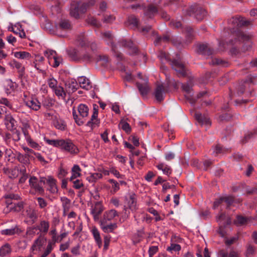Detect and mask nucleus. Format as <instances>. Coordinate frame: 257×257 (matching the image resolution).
Here are the masks:
<instances>
[{"instance_id": "obj_1", "label": "nucleus", "mask_w": 257, "mask_h": 257, "mask_svg": "<svg viewBox=\"0 0 257 257\" xmlns=\"http://www.w3.org/2000/svg\"><path fill=\"white\" fill-rule=\"evenodd\" d=\"M250 22L246 21L241 17H232L228 21V29L234 35L239 41H244L249 40V36L240 30L243 26H248Z\"/></svg>"}, {"instance_id": "obj_2", "label": "nucleus", "mask_w": 257, "mask_h": 257, "mask_svg": "<svg viewBox=\"0 0 257 257\" xmlns=\"http://www.w3.org/2000/svg\"><path fill=\"white\" fill-rule=\"evenodd\" d=\"M100 226L105 233L112 232V209L104 213L100 220Z\"/></svg>"}, {"instance_id": "obj_3", "label": "nucleus", "mask_w": 257, "mask_h": 257, "mask_svg": "<svg viewBox=\"0 0 257 257\" xmlns=\"http://www.w3.org/2000/svg\"><path fill=\"white\" fill-rule=\"evenodd\" d=\"M98 108V106L96 104H94L93 105V113L91 116V118L90 120H89L87 123L86 126L89 127L88 132H91L93 130V128L97 126H98L100 121L98 119V110L96 108Z\"/></svg>"}, {"instance_id": "obj_4", "label": "nucleus", "mask_w": 257, "mask_h": 257, "mask_svg": "<svg viewBox=\"0 0 257 257\" xmlns=\"http://www.w3.org/2000/svg\"><path fill=\"white\" fill-rule=\"evenodd\" d=\"M187 14L189 16L194 14L196 19L198 21H201L206 15L207 12L201 8L191 6L188 9Z\"/></svg>"}, {"instance_id": "obj_5", "label": "nucleus", "mask_w": 257, "mask_h": 257, "mask_svg": "<svg viewBox=\"0 0 257 257\" xmlns=\"http://www.w3.org/2000/svg\"><path fill=\"white\" fill-rule=\"evenodd\" d=\"M47 239L45 234L40 233L39 237L35 240L31 247V251L35 253V251H40L41 247L46 243Z\"/></svg>"}, {"instance_id": "obj_6", "label": "nucleus", "mask_w": 257, "mask_h": 257, "mask_svg": "<svg viewBox=\"0 0 257 257\" xmlns=\"http://www.w3.org/2000/svg\"><path fill=\"white\" fill-rule=\"evenodd\" d=\"M61 149L69 152L71 154H76L79 152L77 147L70 140H63Z\"/></svg>"}, {"instance_id": "obj_7", "label": "nucleus", "mask_w": 257, "mask_h": 257, "mask_svg": "<svg viewBox=\"0 0 257 257\" xmlns=\"http://www.w3.org/2000/svg\"><path fill=\"white\" fill-rule=\"evenodd\" d=\"M128 22L130 25L139 29L140 31L144 34H147L152 29V27L151 26H147L140 28L139 26L138 19L136 17L133 16L128 17Z\"/></svg>"}, {"instance_id": "obj_8", "label": "nucleus", "mask_w": 257, "mask_h": 257, "mask_svg": "<svg viewBox=\"0 0 257 257\" xmlns=\"http://www.w3.org/2000/svg\"><path fill=\"white\" fill-rule=\"evenodd\" d=\"M171 65L172 68L177 72L179 75L184 76L187 74L184 65L179 60H174L172 61Z\"/></svg>"}, {"instance_id": "obj_9", "label": "nucleus", "mask_w": 257, "mask_h": 257, "mask_svg": "<svg viewBox=\"0 0 257 257\" xmlns=\"http://www.w3.org/2000/svg\"><path fill=\"white\" fill-rule=\"evenodd\" d=\"M103 211V207L100 201L96 202L94 206H91V213L93 215L95 221H98L99 219V215Z\"/></svg>"}, {"instance_id": "obj_10", "label": "nucleus", "mask_w": 257, "mask_h": 257, "mask_svg": "<svg viewBox=\"0 0 257 257\" xmlns=\"http://www.w3.org/2000/svg\"><path fill=\"white\" fill-rule=\"evenodd\" d=\"M29 182L30 187L34 189L36 192L42 195L44 193V189L38 182V178L34 176L31 177Z\"/></svg>"}, {"instance_id": "obj_11", "label": "nucleus", "mask_w": 257, "mask_h": 257, "mask_svg": "<svg viewBox=\"0 0 257 257\" xmlns=\"http://www.w3.org/2000/svg\"><path fill=\"white\" fill-rule=\"evenodd\" d=\"M15 158L21 164L24 165H28L30 163V159L33 157L29 154L25 153L23 154L20 152H16L15 154Z\"/></svg>"}, {"instance_id": "obj_12", "label": "nucleus", "mask_w": 257, "mask_h": 257, "mask_svg": "<svg viewBox=\"0 0 257 257\" xmlns=\"http://www.w3.org/2000/svg\"><path fill=\"white\" fill-rule=\"evenodd\" d=\"M4 121L5 124L8 130L12 131L16 130L17 121L10 113L5 115Z\"/></svg>"}, {"instance_id": "obj_13", "label": "nucleus", "mask_w": 257, "mask_h": 257, "mask_svg": "<svg viewBox=\"0 0 257 257\" xmlns=\"http://www.w3.org/2000/svg\"><path fill=\"white\" fill-rule=\"evenodd\" d=\"M197 52L203 55L210 56L213 53L214 50L209 45L202 44L198 45Z\"/></svg>"}, {"instance_id": "obj_14", "label": "nucleus", "mask_w": 257, "mask_h": 257, "mask_svg": "<svg viewBox=\"0 0 257 257\" xmlns=\"http://www.w3.org/2000/svg\"><path fill=\"white\" fill-rule=\"evenodd\" d=\"M164 94L165 88L163 84H157L154 91V95L156 100L160 102L163 100L164 99Z\"/></svg>"}, {"instance_id": "obj_15", "label": "nucleus", "mask_w": 257, "mask_h": 257, "mask_svg": "<svg viewBox=\"0 0 257 257\" xmlns=\"http://www.w3.org/2000/svg\"><path fill=\"white\" fill-rule=\"evenodd\" d=\"M79 5L80 3L77 1H73L71 4L70 15L76 19L79 18Z\"/></svg>"}, {"instance_id": "obj_16", "label": "nucleus", "mask_w": 257, "mask_h": 257, "mask_svg": "<svg viewBox=\"0 0 257 257\" xmlns=\"http://www.w3.org/2000/svg\"><path fill=\"white\" fill-rule=\"evenodd\" d=\"M148 79H146L144 84L137 82L136 85L139 89L140 94L143 96H146L150 90V87L148 85Z\"/></svg>"}, {"instance_id": "obj_17", "label": "nucleus", "mask_w": 257, "mask_h": 257, "mask_svg": "<svg viewBox=\"0 0 257 257\" xmlns=\"http://www.w3.org/2000/svg\"><path fill=\"white\" fill-rule=\"evenodd\" d=\"M219 257H239L238 251L233 249H231L229 251L222 249L218 253Z\"/></svg>"}, {"instance_id": "obj_18", "label": "nucleus", "mask_w": 257, "mask_h": 257, "mask_svg": "<svg viewBox=\"0 0 257 257\" xmlns=\"http://www.w3.org/2000/svg\"><path fill=\"white\" fill-rule=\"evenodd\" d=\"M23 232V230L18 225L15 226L14 227L10 229H6L1 231L3 235H13L15 234H19Z\"/></svg>"}, {"instance_id": "obj_19", "label": "nucleus", "mask_w": 257, "mask_h": 257, "mask_svg": "<svg viewBox=\"0 0 257 257\" xmlns=\"http://www.w3.org/2000/svg\"><path fill=\"white\" fill-rule=\"evenodd\" d=\"M10 64L11 66L15 67L18 70V72L19 73V77L22 78L25 73V68L22 64L16 61L13 60L11 63Z\"/></svg>"}, {"instance_id": "obj_20", "label": "nucleus", "mask_w": 257, "mask_h": 257, "mask_svg": "<svg viewBox=\"0 0 257 257\" xmlns=\"http://www.w3.org/2000/svg\"><path fill=\"white\" fill-rule=\"evenodd\" d=\"M27 217L30 219L29 221L31 224H34L38 219L37 211L34 209H29L26 210Z\"/></svg>"}, {"instance_id": "obj_21", "label": "nucleus", "mask_w": 257, "mask_h": 257, "mask_svg": "<svg viewBox=\"0 0 257 257\" xmlns=\"http://www.w3.org/2000/svg\"><path fill=\"white\" fill-rule=\"evenodd\" d=\"M157 8L152 5H149L145 11V16L147 18L152 19L158 14Z\"/></svg>"}, {"instance_id": "obj_22", "label": "nucleus", "mask_w": 257, "mask_h": 257, "mask_svg": "<svg viewBox=\"0 0 257 257\" xmlns=\"http://www.w3.org/2000/svg\"><path fill=\"white\" fill-rule=\"evenodd\" d=\"M195 117L198 122L201 125L209 126L211 124L210 119L207 116L202 115L199 113H195Z\"/></svg>"}, {"instance_id": "obj_23", "label": "nucleus", "mask_w": 257, "mask_h": 257, "mask_svg": "<svg viewBox=\"0 0 257 257\" xmlns=\"http://www.w3.org/2000/svg\"><path fill=\"white\" fill-rule=\"evenodd\" d=\"M216 221L218 222L223 221V224L224 225H229L231 222V218L230 217L226 216L225 213L223 212H219L216 216Z\"/></svg>"}, {"instance_id": "obj_24", "label": "nucleus", "mask_w": 257, "mask_h": 257, "mask_svg": "<svg viewBox=\"0 0 257 257\" xmlns=\"http://www.w3.org/2000/svg\"><path fill=\"white\" fill-rule=\"evenodd\" d=\"M78 85L75 81H71L65 84L66 92L69 94L76 91L78 89Z\"/></svg>"}, {"instance_id": "obj_25", "label": "nucleus", "mask_w": 257, "mask_h": 257, "mask_svg": "<svg viewBox=\"0 0 257 257\" xmlns=\"http://www.w3.org/2000/svg\"><path fill=\"white\" fill-rule=\"evenodd\" d=\"M91 232L98 247L101 248L102 245V243L100 233L98 229L95 226H93L91 230Z\"/></svg>"}, {"instance_id": "obj_26", "label": "nucleus", "mask_w": 257, "mask_h": 257, "mask_svg": "<svg viewBox=\"0 0 257 257\" xmlns=\"http://www.w3.org/2000/svg\"><path fill=\"white\" fill-rule=\"evenodd\" d=\"M47 183L49 186V190L51 193H57L58 189L56 185V180L51 176H49L47 179Z\"/></svg>"}, {"instance_id": "obj_27", "label": "nucleus", "mask_w": 257, "mask_h": 257, "mask_svg": "<svg viewBox=\"0 0 257 257\" xmlns=\"http://www.w3.org/2000/svg\"><path fill=\"white\" fill-rule=\"evenodd\" d=\"M56 31L58 32L60 30H68L70 29L71 25L69 21L66 20H61L58 24L55 26Z\"/></svg>"}, {"instance_id": "obj_28", "label": "nucleus", "mask_w": 257, "mask_h": 257, "mask_svg": "<svg viewBox=\"0 0 257 257\" xmlns=\"http://www.w3.org/2000/svg\"><path fill=\"white\" fill-rule=\"evenodd\" d=\"M78 81L80 86L83 89L89 90L92 87L90 80L84 76L78 77Z\"/></svg>"}, {"instance_id": "obj_29", "label": "nucleus", "mask_w": 257, "mask_h": 257, "mask_svg": "<svg viewBox=\"0 0 257 257\" xmlns=\"http://www.w3.org/2000/svg\"><path fill=\"white\" fill-rule=\"evenodd\" d=\"M54 126L61 131H64L67 127V125L64 120L58 118L57 117H54V119L53 121Z\"/></svg>"}, {"instance_id": "obj_30", "label": "nucleus", "mask_w": 257, "mask_h": 257, "mask_svg": "<svg viewBox=\"0 0 257 257\" xmlns=\"http://www.w3.org/2000/svg\"><path fill=\"white\" fill-rule=\"evenodd\" d=\"M69 57L73 61H80V53L75 48H70L67 51Z\"/></svg>"}, {"instance_id": "obj_31", "label": "nucleus", "mask_w": 257, "mask_h": 257, "mask_svg": "<svg viewBox=\"0 0 257 257\" xmlns=\"http://www.w3.org/2000/svg\"><path fill=\"white\" fill-rule=\"evenodd\" d=\"M26 104L29 107L36 111L38 110L41 107V103L37 99L27 100L26 102Z\"/></svg>"}, {"instance_id": "obj_32", "label": "nucleus", "mask_w": 257, "mask_h": 257, "mask_svg": "<svg viewBox=\"0 0 257 257\" xmlns=\"http://www.w3.org/2000/svg\"><path fill=\"white\" fill-rule=\"evenodd\" d=\"M12 252L11 245L6 243L0 248V257H5L9 255Z\"/></svg>"}, {"instance_id": "obj_33", "label": "nucleus", "mask_w": 257, "mask_h": 257, "mask_svg": "<svg viewBox=\"0 0 257 257\" xmlns=\"http://www.w3.org/2000/svg\"><path fill=\"white\" fill-rule=\"evenodd\" d=\"M49 223L46 220H42L40 221V225L36 226L37 228L40 230L41 233L44 234L47 233L49 228Z\"/></svg>"}, {"instance_id": "obj_34", "label": "nucleus", "mask_w": 257, "mask_h": 257, "mask_svg": "<svg viewBox=\"0 0 257 257\" xmlns=\"http://www.w3.org/2000/svg\"><path fill=\"white\" fill-rule=\"evenodd\" d=\"M86 22L88 25H90L96 28H99L101 26L100 22L95 18L91 16H88L87 17V19H86Z\"/></svg>"}, {"instance_id": "obj_35", "label": "nucleus", "mask_w": 257, "mask_h": 257, "mask_svg": "<svg viewBox=\"0 0 257 257\" xmlns=\"http://www.w3.org/2000/svg\"><path fill=\"white\" fill-rule=\"evenodd\" d=\"M95 4V0H90L87 3H84L81 6L79 5V11L82 14H84L86 12L89 7H92Z\"/></svg>"}, {"instance_id": "obj_36", "label": "nucleus", "mask_w": 257, "mask_h": 257, "mask_svg": "<svg viewBox=\"0 0 257 257\" xmlns=\"http://www.w3.org/2000/svg\"><path fill=\"white\" fill-rule=\"evenodd\" d=\"M78 111L81 117H85L88 116L89 109L85 104H80L78 107Z\"/></svg>"}, {"instance_id": "obj_37", "label": "nucleus", "mask_w": 257, "mask_h": 257, "mask_svg": "<svg viewBox=\"0 0 257 257\" xmlns=\"http://www.w3.org/2000/svg\"><path fill=\"white\" fill-rule=\"evenodd\" d=\"M157 167L159 170L162 171L164 174L168 176L170 175L172 173V169L170 167L165 164H159L157 166Z\"/></svg>"}, {"instance_id": "obj_38", "label": "nucleus", "mask_w": 257, "mask_h": 257, "mask_svg": "<svg viewBox=\"0 0 257 257\" xmlns=\"http://www.w3.org/2000/svg\"><path fill=\"white\" fill-rule=\"evenodd\" d=\"M55 92V94L59 97H61L64 99L66 96V92L64 91V88L60 86H58L53 89Z\"/></svg>"}, {"instance_id": "obj_39", "label": "nucleus", "mask_w": 257, "mask_h": 257, "mask_svg": "<svg viewBox=\"0 0 257 257\" xmlns=\"http://www.w3.org/2000/svg\"><path fill=\"white\" fill-rule=\"evenodd\" d=\"M5 198L6 199V203L7 204V206L9 207V205L13 204L12 200H18L19 198V196L18 195L11 193L5 195Z\"/></svg>"}, {"instance_id": "obj_40", "label": "nucleus", "mask_w": 257, "mask_h": 257, "mask_svg": "<svg viewBox=\"0 0 257 257\" xmlns=\"http://www.w3.org/2000/svg\"><path fill=\"white\" fill-rule=\"evenodd\" d=\"M120 70L122 72V77L124 78V79L126 81H131L133 80L134 77L132 76V74L130 72L127 71L124 67L121 66V68Z\"/></svg>"}, {"instance_id": "obj_41", "label": "nucleus", "mask_w": 257, "mask_h": 257, "mask_svg": "<svg viewBox=\"0 0 257 257\" xmlns=\"http://www.w3.org/2000/svg\"><path fill=\"white\" fill-rule=\"evenodd\" d=\"M208 63L210 65H220V66H225L226 62L219 58L211 57L210 60L209 61Z\"/></svg>"}, {"instance_id": "obj_42", "label": "nucleus", "mask_w": 257, "mask_h": 257, "mask_svg": "<svg viewBox=\"0 0 257 257\" xmlns=\"http://www.w3.org/2000/svg\"><path fill=\"white\" fill-rule=\"evenodd\" d=\"M248 220V218L241 215L236 216V220L234 221V223L237 226H241L245 224Z\"/></svg>"}, {"instance_id": "obj_43", "label": "nucleus", "mask_w": 257, "mask_h": 257, "mask_svg": "<svg viewBox=\"0 0 257 257\" xmlns=\"http://www.w3.org/2000/svg\"><path fill=\"white\" fill-rule=\"evenodd\" d=\"M28 127H29V125L27 123H26L25 124L24 127H22V132L25 137V138H26L27 141L30 144L34 143V144H36V143L33 142L32 139L31 138V137H30V136L29 134L28 131L27 130Z\"/></svg>"}, {"instance_id": "obj_44", "label": "nucleus", "mask_w": 257, "mask_h": 257, "mask_svg": "<svg viewBox=\"0 0 257 257\" xmlns=\"http://www.w3.org/2000/svg\"><path fill=\"white\" fill-rule=\"evenodd\" d=\"M14 56L16 58L22 59H29L31 57V54L25 51L15 52L14 53Z\"/></svg>"}, {"instance_id": "obj_45", "label": "nucleus", "mask_w": 257, "mask_h": 257, "mask_svg": "<svg viewBox=\"0 0 257 257\" xmlns=\"http://www.w3.org/2000/svg\"><path fill=\"white\" fill-rule=\"evenodd\" d=\"M62 207L64 212H68L70 209V200L66 197L61 198Z\"/></svg>"}, {"instance_id": "obj_46", "label": "nucleus", "mask_w": 257, "mask_h": 257, "mask_svg": "<svg viewBox=\"0 0 257 257\" xmlns=\"http://www.w3.org/2000/svg\"><path fill=\"white\" fill-rule=\"evenodd\" d=\"M128 204L130 209H135L137 204L135 194H132L130 196L128 201Z\"/></svg>"}, {"instance_id": "obj_47", "label": "nucleus", "mask_w": 257, "mask_h": 257, "mask_svg": "<svg viewBox=\"0 0 257 257\" xmlns=\"http://www.w3.org/2000/svg\"><path fill=\"white\" fill-rule=\"evenodd\" d=\"M63 140H47V143L50 145L56 147H60L62 146Z\"/></svg>"}, {"instance_id": "obj_48", "label": "nucleus", "mask_w": 257, "mask_h": 257, "mask_svg": "<svg viewBox=\"0 0 257 257\" xmlns=\"http://www.w3.org/2000/svg\"><path fill=\"white\" fill-rule=\"evenodd\" d=\"M19 172L18 167L15 166L14 168L11 169L9 177L13 179L16 178L19 176Z\"/></svg>"}, {"instance_id": "obj_49", "label": "nucleus", "mask_w": 257, "mask_h": 257, "mask_svg": "<svg viewBox=\"0 0 257 257\" xmlns=\"http://www.w3.org/2000/svg\"><path fill=\"white\" fill-rule=\"evenodd\" d=\"M54 104V101L50 98H45L42 101V105L46 108H50Z\"/></svg>"}, {"instance_id": "obj_50", "label": "nucleus", "mask_w": 257, "mask_h": 257, "mask_svg": "<svg viewBox=\"0 0 257 257\" xmlns=\"http://www.w3.org/2000/svg\"><path fill=\"white\" fill-rule=\"evenodd\" d=\"M81 169L77 165H74L72 168V174H73L74 177H79L81 176L80 172Z\"/></svg>"}, {"instance_id": "obj_51", "label": "nucleus", "mask_w": 257, "mask_h": 257, "mask_svg": "<svg viewBox=\"0 0 257 257\" xmlns=\"http://www.w3.org/2000/svg\"><path fill=\"white\" fill-rule=\"evenodd\" d=\"M103 39L106 41H109V44L110 47L112 48V42H111L112 35L110 32H106L102 33Z\"/></svg>"}, {"instance_id": "obj_52", "label": "nucleus", "mask_w": 257, "mask_h": 257, "mask_svg": "<svg viewBox=\"0 0 257 257\" xmlns=\"http://www.w3.org/2000/svg\"><path fill=\"white\" fill-rule=\"evenodd\" d=\"M72 114L75 122L78 125H81L84 123V121L81 118H79L77 115L76 110L74 109H73Z\"/></svg>"}, {"instance_id": "obj_53", "label": "nucleus", "mask_w": 257, "mask_h": 257, "mask_svg": "<svg viewBox=\"0 0 257 257\" xmlns=\"http://www.w3.org/2000/svg\"><path fill=\"white\" fill-rule=\"evenodd\" d=\"M181 247L178 244L172 243L171 245L167 247V250L170 252L172 251H179L181 250Z\"/></svg>"}, {"instance_id": "obj_54", "label": "nucleus", "mask_w": 257, "mask_h": 257, "mask_svg": "<svg viewBox=\"0 0 257 257\" xmlns=\"http://www.w3.org/2000/svg\"><path fill=\"white\" fill-rule=\"evenodd\" d=\"M256 136H257V131H255L253 133H249L245 135V136L244 137V139L242 140V143H245L249 139L251 138H254Z\"/></svg>"}, {"instance_id": "obj_55", "label": "nucleus", "mask_w": 257, "mask_h": 257, "mask_svg": "<svg viewBox=\"0 0 257 257\" xmlns=\"http://www.w3.org/2000/svg\"><path fill=\"white\" fill-rule=\"evenodd\" d=\"M37 200L38 201L39 206L41 209H44L48 205L47 201L43 198L38 197Z\"/></svg>"}, {"instance_id": "obj_56", "label": "nucleus", "mask_w": 257, "mask_h": 257, "mask_svg": "<svg viewBox=\"0 0 257 257\" xmlns=\"http://www.w3.org/2000/svg\"><path fill=\"white\" fill-rule=\"evenodd\" d=\"M102 177V174L100 173H94L87 177V179L89 182H95L97 179Z\"/></svg>"}, {"instance_id": "obj_57", "label": "nucleus", "mask_w": 257, "mask_h": 257, "mask_svg": "<svg viewBox=\"0 0 257 257\" xmlns=\"http://www.w3.org/2000/svg\"><path fill=\"white\" fill-rule=\"evenodd\" d=\"M119 127L124 130L126 133H129L131 132V128L130 124L126 122H121L119 124Z\"/></svg>"}, {"instance_id": "obj_58", "label": "nucleus", "mask_w": 257, "mask_h": 257, "mask_svg": "<svg viewBox=\"0 0 257 257\" xmlns=\"http://www.w3.org/2000/svg\"><path fill=\"white\" fill-rule=\"evenodd\" d=\"M255 247L251 245H249L247 246L246 252V257H252L255 252Z\"/></svg>"}, {"instance_id": "obj_59", "label": "nucleus", "mask_w": 257, "mask_h": 257, "mask_svg": "<svg viewBox=\"0 0 257 257\" xmlns=\"http://www.w3.org/2000/svg\"><path fill=\"white\" fill-rule=\"evenodd\" d=\"M92 56L88 53L81 55L80 57V60L86 62H90L92 61Z\"/></svg>"}, {"instance_id": "obj_60", "label": "nucleus", "mask_w": 257, "mask_h": 257, "mask_svg": "<svg viewBox=\"0 0 257 257\" xmlns=\"http://www.w3.org/2000/svg\"><path fill=\"white\" fill-rule=\"evenodd\" d=\"M223 201L225 202L228 206L230 205L234 201V199L232 196H222Z\"/></svg>"}, {"instance_id": "obj_61", "label": "nucleus", "mask_w": 257, "mask_h": 257, "mask_svg": "<svg viewBox=\"0 0 257 257\" xmlns=\"http://www.w3.org/2000/svg\"><path fill=\"white\" fill-rule=\"evenodd\" d=\"M97 61H102V65H106L109 61V59L106 55H99L97 58Z\"/></svg>"}, {"instance_id": "obj_62", "label": "nucleus", "mask_w": 257, "mask_h": 257, "mask_svg": "<svg viewBox=\"0 0 257 257\" xmlns=\"http://www.w3.org/2000/svg\"><path fill=\"white\" fill-rule=\"evenodd\" d=\"M159 250L158 246H151L149 247L148 253L149 257H153Z\"/></svg>"}, {"instance_id": "obj_63", "label": "nucleus", "mask_w": 257, "mask_h": 257, "mask_svg": "<svg viewBox=\"0 0 257 257\" xmlns=\"http://www.w3.org/2000/svg\"><path fill=\"white\" fill-rule=\"evenodd\" d=\"M23 203L20 202L18 203L17 204H14V206L11 207V208L13 209L15 211L20 212L23 209Z\"/></svg>"}, {"instance_id": "obj_64", "label": "nucleus", "mask_w": 257, "mask_h": 257, "mask_svg": "<svg viewBox=\"0 0 257 257\" xmlns=\"http://www.w3.org/2000/svg\"><path fill=\"white\" fill-rule=\"evenodd\" d=\"M111 236L110 235H106L104 236V247L103 250H106L108 248L109 243L110 241Z\"/></svg>"}]
</instances>
